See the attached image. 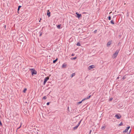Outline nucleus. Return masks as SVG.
<instances>
[{
    "label": "nucleus",
    "instance_id": "f257e3e1",
    "mask_svg": "<svg viewBox=\"0 0 134 134\" xmlns=\"http://www.w3.org/2000/svg\"><path fill=\"white\" fill-rule=\"evenodd\" d=\"M30 70H31V71L32 75H33L36 74L37 72L35 70V69H31Z\"/></svg>",
    "mask_w": 134,
    "mask_h": 134
},
{
    "label": "nucleus",
    "instance_id": "f03ea898",
    "mask_svg": "<svg viewBox=\"0 0 134 134\" xmlns=\"http://www.w3.org/2000/svg\"><path fill=\"white\" fill-rule=\"evenodd\" d=\"M49 79V77H45L44 80L43 82V84L44 85L46 83L47 81Z\"/></svg>",
    "mask_w": 134,
    "mask_h": 134
},
{
    "label": "nucleus",
    "instance_id": "7ed1b4c3",
    "mask_svg": "<svg viewBox=\"0 0 134 134\" xmlns=\"http://www.w3.org/2000/svg\"><path fill=\"white\" fill-rule=\"evenodd\" d=\"M119 52V51L118 50H117L113 54V57L114 58H115L117 56Z\"/></svg>",
    "mask_w": 134,
    "mask_h": 134
},
{
    "label": "nucleus",
    "instance_id": "20e7f679",
    "mask_svg": "<svg viewBox=\"0 0 134 134\" xmlns=\"http://www.w3.org/2000/svg\"><path fill=\"white\" fill-rule=\"evenodd\" d=\"M130 128V126L127 127L126 129L123 131V132L124 133L125 132L126 133L128 131V130Z\"/></svg>",
    "mask_w": 134,
    "mask_h": 134
},
{
    "label": "nucleus",
    "instance_id": "39448f33",
    "mask_svg": "<svg viewBox=\"0 0 134 134\" xmlns=\"http://www.w3.org/2000/svg\"><path fill=\"white\" fill-rule=\"evenodd\" d=\"M115 117L118 119H119L121 118V116L119 114H118L115 115Z\"/></svg>",
    "mask_w": 134,
    "mask_h": 134
},
{
    "label": "nucleus",
    "instance_id": "423d86ee",
    "mask_svg": "<svg viewBox=\"0 0 134 134\" xmlns=\"http://www.w3.org/2000/svg\"><path fill=\"white\" fill-rule=\"evenodd\" d=\"M76 14L77 15V17L78 18H80L81 16V14L78 13L77 12H76Z\"/></svg>",
    "mask_w": 134,
    "mask_h": 134
},
{
    "label": "nucleus",
    "instance_id": "0eeeda50",
    "mask_svg": "<svg viewBox=\"0 0 134 134\" xmlns=\"http://www.w3.org/2000/svg\"><path fill=\"white\" fill-rule=\"evenodd\" d=\"M94 66L93 65L90 66L88 67V69L89 70H90L91 69L93 68H94Z\"/></svg>",
    "mask_w": 134,
    "mask_h": 134
},
{
    "label": "nucleus",
    "instance_id": "6e6552de",
    "mask_svg": "<svg viewBox=\"0 0 134 134\" xmlns=\"http://www.w3.org/2000/svg\"><path fill=\"white\" fill-rule=\"evenodd\" d=\"M51 13L49 12V10H48V12L47 13V15L48 16V17L50 16L51 15Z\"/></svg>",
    "mask_w": 134,
    "mask_h": 134
},
{
    "label": "nucleus",
    "instance_id": "1a4fd4ad",
    "mask_svg": "<svg viewBox=\"0 0 134 134\" xmlns=\"http://www.w3.org/2000/svg\"><path fill=\"white\" fill-rule=\"evenodd\" d=\"M111 41L108 42L107 43V46H110V45L111 44Z\"/></svg>",
    "mask_w": 134,
    "mask_h": 134
},
{
    "label": "nucleus",
    "instance_id": "9d476101",
    "mask_svg": "<svg viewBox=\"0 0 134 134\" xmlns=\"http://www.w3.org/2000/svg\"><path fill=\"white\" fill-rule=\"evenodd\" d=\"M66 66H67V64H65V63H64L62 65V67L63 68H65Z\"/></svg>",
    "mask_w": 134,
    "mask_h": 134
},
{
    "label": "nucleus",
    "instance_id": "9b49d317",
    "mask_svg": "<svg viewBox=\"0 0 134 134\" xmlns=\"http://www.w3.org/2000/svg\"><path fill=\"white\" fill-rule=\"evenodd\" d=\"M85 100V99H83L81 101H80V102H78L77 103V104H81V103H82V102L84 100Z\"/></svg>",
    "mask_w": 134,
    "mask_h": 134
},
{
    "label": "nucleus",
    "instance_id": "f8f14e48",
    "mask_svg": "<svg viewBox=\"0 0 134 134\" xmlns=\"http://www.w3.org/2000/svg\"><path fill=\"white\" fill-rule=\"evenodd\" d=\"M91 97V95H90L89 96H88L87 97V98H84V99H85V100L87 99H89V98H90V97Z\"/></svg>",
    "mask_w": 134,
    "mask_h": 134
},
{
    "label": "nucleus",
    "instance_id": "ddd939ff",
    "mask_svg": "<svg viewBox=\"0 0 134 134\" xmlns=\"http://www.w3.org/2000/svg\"><path fill=\"white\" fill-rule=\"evenodd\" d=\"M61 26V25H59L57 26V27L58 29H60V27Z\"/></svg>",
    "mask_w": 134,
    "mask_h": 134
},
{
    "label": "nucleus",
    "instance_id": "4468645a",
    "mask_svg": "<svg viewBox=\"0 0 134 134\" xmlns=\"http://www.w3.org/2000/svg\"><path fill=\"white\" fill-rule=\"evenodd\" d=\"M26 90L27 89L26 88H25L23 91V92L24 93H25Z\"/></svg>",
    "mask_w": 134,
    "mask_h": 134
},
{
    "label": "nucleus",
    "instance_id": "2eb2a0df",
    "mask_svg": "<svg viewBox=\"0 0 134 134\" xmlns=\"http://www.w3.org/2000/svg\"><path fill=\"white\" fill-rule=\"evenodd\" d=\"M75 75V73H73L71 75V77H73V76Z\"/></svg>",
    "mask_w": 134,
    "mask_h": 134
},
{
    "label": "nucleus",
    "instance_id": "dca6fc26",
    "mask_svg": "<svg viewBox=\"0 0 134 134\" xmlns=\"http://www.w3.org/2000/svg\"><path fill=\"white\" fill-rule=\"evenodd\" d=\"M58 59L57 58L56 59H55V60H54L53 61V63H55L56 61H57V60Z\"/></svg>",
    "mask_w": 134,
    "mask_h": 134
},
{
    "label": "nucleus",
    "instance_id": "f3484780",
    "mask_svg": "<svg viewBox=\"0 0 134 134\" xmlns=\"http://www.w3.org/2000/svg\"><path fill=\"white\" fill-rule=\"evenodd\" d=\"M21 7V6L20 5H19L18 6V11H19V9H20V8Z\"/></svg>",
    "mask_w": 134,
    "mask_h": 134
},
{
    "label": "nucleus",
    "instance_id": "a211bd4d",
    "mask_svg": "<svg viewBox=\"0 0 134 134\" xmlns=\"http://www.w3.org/2000/svg\"><path fill=\"white\" fill-rule=\"evenodd\" d=\"M76 45L78 46H80V43L78 42L77 43Z\"/></svg>",
    "mask_w": 134,
    "mask_h": 134
},
{
    "label": "nucleus",
    "instance_id": "6ab92c4d",
    "mask_svg": "<svg viewBox=\"0 0 134 134\" xmlns=\"http://www.w3.org/2000/svg\"><path fill=\"white\" fill-rule=\"evenodd\" d=\"M122 124H122V122H121V123L118 125V126H121Z\"/></svg>",
    "mask_w": 134,
    "mask_h": 134
},
{
    "label": "nucleus",
    "instance_id": "aec40b11",
    "mask_svg": "<svg viewBox=\"0 0 134 134\" xmlns=\"http://www.w3.org/2000/svg\"><path fill=\"white\" fill-rule=\"evenodd\" d=\"M82 121V120H81L79 122L78 124L79 125H80V123H81Z\"/></svg>",
    "mask_w": 134,
    "mask_h": 134
},
{
    "label": "nucleus",
    "instance_id": "412c9836",
    "mask_svg": "<svg viewBox=\"0 0 134 134\" xmlns=\"http://www.w3.org/2000/svg\"><path fill=\"white\" fill-rule=\"evenodd\" d=\"M110 23L111 24H114V22L113 21V20H111V21H110Z\"/></svg>",
    "mask_w": 134,
    "mask_h": 134
},
{
    "label": "nucleus",
    "instance_id": "4be33fe9",
    "mask_svg": "<svg viewBox=\"0 0 134 134\" xmlns=\"http://www.w3.org/2000/svg\"><path fill=\"white\" fill-rule=\"evenodd\" d=\"M78 127H77V126H76L74 127L73 128V129H74V130H75Z\"/></svg>",
    "mask_w": 134,
    "mask_h": 134
},
{
    "label": "nucleus",
    "instance_id": "5701e85b",
    "mask_svg": "<svg viewBox=\"0 0 134 134\" xmlns=\"http://www.w3.org/2000/svg\"><path fill=\"white\" fill-rule=\"evenodd\" d=\"M43 99H47V97L46 96H44L43 97Z\"/></svg>",
    "mask_w": 134,
    "mask_h": 134
},
{
    "label": "nucleus",
    "instance_id": "b1692460",
    "mask_svg": "<svg viewBox=\"0 0 134 134\" xmlns=\"http://www.w3.org/2000/svg\"><path fill=\"white\" fill-rule=\"evenodd\" d=\"M105 128V126H102V128L101 129H104Z\"/></svg>",
    "mask_w": 134,
    "mask_h": 134
},
{
    "label": "nucleus",
    "instance_id": "393cba45",
    "mask_svg": "<svg viewBox=\"0 0 134 134\" xmlns=\"http://www.w3.org/2000/svg\"><path fill=\"white\" fill-rule=\"evenodd\" d=\"M126 78V76H124L123 77H122V79L123 80L124 79H125Z\"/></svg>",
    "mask_w": 134,
    "mask_h": 134
},
{
    "label": "nucleus",
    "instance_id": "a878e982",
    "mask_svg": "<svg viewBox=\"0 0 134 134\" xmlns=\"http://www.w3.org/2000/svg\"><path fill=\"white\" fill-rule=\"evenodd\" d=\"M111 17L110 16H109L108 17V19L109 20H111Z\"/></svg>",
    "mask_w": 134,
    "mask_h": 134
},
{
    "label": "nucleus",
    "instance_id": "bb28decb",
    "mask_svg": "<svg viewBox=\"0 0 134 134\" xmlns=\"http://www.w3.org/2000/svg\"><path fill=\"white\" fill-rule=\"evenodd\" d=\"M67 110L68 111H69V107H68V108H67Z\"/></svg>",
    "mask_w": 134,
    "mask_h": 134
},
{
    "label": "nucleus",
    "instance_id": "cd10ccee",
    "mask_svg": "<svg viewBox=\"0 0 134 134\" xmlns=\"http://www.w3.org/2000/svg\"><path fill=\"white\" fill-rule=\"evenodd\" d=\"M76 58H77V57H75L73 58H72V59H76Z\"/></svg>",
    "mask_w": 134,
    "mask_h": 134
},
{
    "label": "nucleus",
    "instance_id": "c85d7f7f",
    "mask_svg": "<svg viewBox=\"0 0 134 134\" xmlns=\"http://www.w3.org/2000/svg\"><path fill=\"white\" fill-rule=\"evenodd\" d=\"M113 98H110V101H111V100H112L113 99Z\"/></svg>",
    "mask_w": 134,
    "mask_h": 134
},
{
    "label": "nucleus",
    "instance_id": "c756f323",
    "mask_svg": "<svg viewBox=\"0 0 134 134\" xmlns=\"http://www.w3.org/2000/svg\"><path fill=\"white\" fill-rule=\"evenodd\" d=\"M74 55H75V54L74 53H72L71 54V55L72 56H74Z\"/></svg>",
    "mask_w": 134,
    "mask_h": 134
},
{
    "label": "nucleus",
    "instance_id": "7c9ffc66",
    "mask_svg": "<svg viewBox=\"0 0 134 134\" xmlns=\"http://www.w3.org/2000/svg\"><path fill=\"white\" fill-rule=\"evenodd\" d=\"M46 104H47V105H49V102H48V103H47Z\"/></svg>",
    "mask_w": 134,
    "mask_h": 134
},
{
    "label": "nucleus",
    "instance_id": "2f4dec72",
    "mask_svg": "<svg viewBox=\"0 0 134 134\" xmlns=\"http://www.w3.org/2000/svg\"><path fill=\"white\" fill-rule=\"evenodd\" d=\"M79 125L78 124H77L76 126H77V127H78L79 126Z\"/></svg>",
    "mask_w": 134,
    "mask_h": 134
},
{
    "label": "nucleus",
    "instance_id": "473e14b6",
    "mask_svg": "<svg viewBox=\"0 0 134 134\" xmlns=\"http://www.w3.org/2000/svg\"><path fill=\"white\" fill-rule=\"evenodd\" d=\"M119 78V77H117V79H118Z\"/></svg>",
    "mask_w": 134,
    "mask_h": 134
},
{
    "label": "nucleus",
    "instance_id": "72a5a7b5",
    "mask_svg": "<svg viewBox=\"0 0 134 134\" xmlns=\"http://www.w3.org/2000/svg\"><path fill=\"white\" fill-rule=\"evenodd\" d=\"M21 125L20 126V127H19L18 128V129H19V128H20V127H21Z\"/></svg>",
    "mask_w": 134,
    "mask_h": 134
},
{
    "label": "nucleus",
    "instance_id": "f704fd0d",
    "mask_svg": "<svg viewBox=\"0 0 134 134\" xmlns=\"http://www.w3.org/2000/svg\"><path fill=\"white\" fill-rule=\"evenodd\" d=\"M4 27H5V28H6V25H5L4 26Z\"/></svg>",
    "mask_w": 134,
    "mask_h": 134
},
{
    "label": "nucleus",
    "instance_id": "c9c22d12",
    "mask_svg": "<svg viewBox=\"0 0 134 134\" xmlns=\"http://www.w3.org/2000/svg\"><path fill=\"white\" fill-rule=\"evenodd\" d=\"M97 31V30H96L94 31V32H96V31Z\"/></svg>",
    "mask_w": 134,
    "mask_h": 134
},
{
    "label": "nucleus",
    "instance_id": "e433bc0d",
    "mask_svg": "<svg viewBox=\"0 0 134 134\" xmlns=\"http://www.w3.org/2000/svg\"><path fill=\"white\" fill-rule=\"evenodd\" d=\"M41 34L40 35V36H41Z\"/></svg>",
    "mask_w": 134,
    "mask_h": 134
},
{
    "label": "nucleus",
    "instance_id": "4c0bfd02",
    "mask_svg": "<svg viewBox=\"0 0 134 134\" xmlns=\"http://www.w3.org/2000/svg\"><path fill=\"white\" fill-rule=\"evenodd\" d=\"M91 131H90V133H91Z\"/></svg>",
    "mask_w": 134,
    "mask_h": 134
},
{
    "label": "nucleus",
    "instance_id": "58836bf2",
    "mask_svg": "<svg viewBox=\"0 0 134 134\" xmlns=\"http://www.w3.org/2000/svg\"><path fill=\"white\" fill-rule=\"evenodd\" d=\"M91 131H90V133H91Z\"/></svg>",
    "mask_w": 134,
    "mask_h": 134
}]
</instances>
